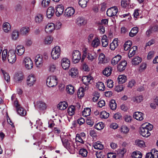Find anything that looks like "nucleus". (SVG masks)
I'll return each instance as SVG.
<instances>
[{"mask_svg": "<svg viewBox=\"0 0 158 158\" xmlns=\"http://www.w3.org/2000/svg\"><path fill=\"white\" fill-rule=\"evenodd\" d=\"M100 95L98 92H95L94 93V97L93 98L92 100L94 102H96L99 98Z\"/></svg>", "mask_w": 158, "mask_h": 158, "instance_id": "obj_60", "label": "nucleus"}, {"mask_svg": "<svg viewBox=\"0 0 158 158\" xmlns=\"http://www.w3.org/2000/svg\"><path fill=\"white\" fill-rule=\"evenodd\" d=\"M68 106V104L65 102H61L58 105L57 108L59 109L62 110L65 109Z\"/></svg>", "mask_w": 158, "mask_h": 158, "instance_id": "obj_25", "label": "nucleus"}, {"mask_svg": "<svg viewBox=\"0 0 158 158\" xmlns=\"http://www.w3.org/2000/svg\"><path fill=\"white\" fill-rule=\"evenodd\" d=\"M17 112L19 115L23 116L26 115V112L23 108L20 107L17 109Z\"/></svg>", "mask_w": 158, "mask_h": 158, "instance_id": "obj_38", "label": "nucleus"}, {"mask_svg": "<svg viewBox=\"0 0 158 158\" xmlns=\"http://www.w3.org/2000/svg\"><path fill=\"white\" fill-rule=\"evenodd\" d=\"M109 105L111 109L113 110L116 109L117 107V104L114 100L113 99L111 100L110 102Z\"/></svg>", "mask_w": 158, "mask_h": 158, "instance_id": "obj_42", "label": "nucleus"}, {"mask_svg": "<svg viewBox=\"0 0 158 158\" xmlns=\"http://www.w3.org/2000/svg\"><path fill=\"white\" fill-rule=\"evenodd\" d=\"M61 62V66L64 69L66 70L69 69L70 66V62L68 58H62Z\"/></svg>", "mask_w": 158, "mask_h": 158, "instance_id": "obj_11", "label": "nucleus"}, {"mask_svg": "<svg viewBox=\"0 0 158 158\" xmlns=\"http://www.w3.org/2000/svg\"><path fill=\"white\" fill-rule=\"evenodd\" d=\"M57 78L55 76H51L47 79V85L49 87H52L57 84Z\"/></svg>", "mask_w": 158, "mask_h": 158, "instance_id": "obj_2", "label": "nucleus"}, {"mask_svg": "<svg viewBox=\"0 0 158 158\" xmlns=\"http://www.w3.org/2000/svg\"><path fill=\"white\" fill-rule=\"evenodd\" d=\"M104 127V125L102 122L99 123L94 126L95 128L98 130H102L103 128Z\"/></svg>", "mask_w": 158, "mask_h": 158, "instance_id": "obj_48", "label": "nucleus"}, {"mask_svg": "<svg viewBox=\"0 0 158 158\" xmlns=\"http://www.w3.org/2000/svg\"><path fill=\"white\" fill-rule=\"evenodd\" d=\"M53 40V38L50 36L46 37L44 39V43L45 44H51Z\"/></svg>", "mask_w": 158, "mask_h": 158, "instance_id": "obj_35", "label": "nucleus"}, {"mask_svg": "<svg viewBox=\"0 0 158 158\" xmlns=\"http://www.w3.org/2000/svg\"><path fill=\"white\" fill-rule=\"evenodd\" d=\"M2 72L3 75L5 79L7 81V82L10 81V77L9 74L6 72L5 71L3 70H2Z\"/></svg>", "mask_w": 158, "mask_h": 158, "instance_id": "obj_54", "label": "nucleus"}, {"mask_svg": "<svg viewBox=\"0 0 158 158\" xmlns=\"http://www.w3.org/2000/svg\"><path fill=\"white\" fill-rule=\"evenodd\" d=\"M23 77V75L22 73H16L14 76V80L16 82H19L22 80Z\"/></svg>", "mask_w": 158, "mask_h": 158, "instance_id": "obj_17", "label": "nucleus"}, {"mask_svg": "<svg viewBox=\"0 0 158 158\" xmlns=\"http://www.w3.org/2000/svg\"><path fill=\"white\" fill-rule=\"evenodd\" d=\"M96 156L97 158H104L105 155L104 153L102 152L96 153Z\"/></svg>", "mask_w": 158, "mask_h": 158, "instance_id": "obj_63", "label": "nucleus"}, {"mask_svg": "<svg viewBox=\"0 0 158 158\" xmlns=\"http://www.w3.org/2000/svg\"><path fill=\"white\" fill-rule=\"evenodd\" d=\"M43 19V15L41 14H38L35 17V21L36 23H39L42 22Z\"/></svg>", "mask_w": 158, "mask_h": 158, "instance_id": "obj_36", "label": "nucleus"}, {"mask_svg": "<svg viewBox=\"0 0 158 158\" xmlns=\"http://www.w3.org/2000/svg\"><path fill=\"white\" fill-rule=\"evenodd\" d=\"M56 69V65L53 64H51L48 66V70L51 73L54 72Z\"/></svg>", "mask_w": 158, "mask_h": 158, "instance_id": "obj_51", "label": "nucleus"}, {"mask_svg": "<svg viewBox=\"0 0 158 158\" xmlns=\"http://www.w3.org/2000/svg\"><path fill=\"white\" fill-rule=\"evenodd\" d=\"M3 28L5 32H8L10 30V25L8 23H5L3 24Z\"/></svg>", "mask_w": 158, "mask_h": 158, "instance_id": "obj_29", "label": "nucleus"}, {"mask_svg": "<svg viewBox=\"0 0 158 158\" xmlns=\"http://www.w3.org/2000/svg\"><path fill=\"white\" fill-rule=\"evenodd\" d=\"M36 81V78L35 75L32 74H31L27 78V84L30 87L31 86L35 84Z\"/></svg>", "mask_w": 158, "mask_h": 158, "instance_id": "obj_8", "label": "nucleus"}, {"mask_svg": "<svg viewBox=\"0 0 158 158\" xmlns=\"http://www.w3.org/2000/svg\"><path fill=\"white\" fill-rule=\"evenodd\" d=\"M7 59L9 62L14 63L16 60V55L14 52L12 50H10L8 53Z\"/></svg>", "mask_w": 158, "mask_h": 158, "instance_id": "obj_6", "label": "nucleus"}, {"mask_svg": "<svg viewBox=\"0 0 158 158\" xmlns=\"http://www.w3.org/2000/svg\"><path fill=\"white\" fill-rule=\"evenodd\" d=\"M112 71L111 68L109 67L105 68L103 71L102 73L104 75L108 77L111 75Z\"/></svg>", "mask_w": 158, "mask_h": 158, "instance_id": "obj_27", "label": "nucleus"}, {"mask_svg": "<svg viewBox=\"0 0 158 158\" xmlns=\"http://www.w3.org/2000/svg\"><path fill=\"white\" fill-rule=\"evenodd\" d=\"M86 22L84 18L82 17H79L76 19V23L79 26L84 25Z\"/></svg>", "mask_w": 158, "mask_h": 158, "instance_id": "obj_20", "label": "nucleus"}, {"mask_svg": "<svg viewBox=\"0 0 158 158\" xmlns=\"http://www.w3.org/2000/svg\"><path fill=\"white\" fill-rule=\"evenodd\" d=\"M50 0H43L41 3L42 6L44 7L48 6L50 2Z\"/></svg>", "mask_w": 158, "mask_h": 158, "instance_id": "obj_61", "label": "nucleus"}, {"mask_svg": "<svg viewBox=\"0 0 158 158\" xmlns=\"http://www.w3.org/2000/svg\"><path fill=\"white\" fill-rule=\"evenodd\" d=\"M56 10V15L57 16H59L63 13L64 11V7L62 5H58L57 6Z\"/></svg>", "mask_w": 158, "mask_h": 158, "instance_id": "obj_18", "label": "nucleus"}, {"mask_svg": "<svg viewBox=\"0 0 158 158\" xmlns=\"http://www.w3.org/2000/svg\"><path fill=\"white\" fill-rule=\"evenodd\" d=\"M89 0H78L79 5L82 8H84L87 6V3Z\"/></svg>", "mask_w": 158, "mask_h": 158, "instance_id": "obj_43", "label": "nucleus"}, {"mask_svg": "<svg viewBox=\"0 0 158 158\" xmlns=\"http://www.w3.org/2000/svg\"><path fill=\"white\" fill-rule=\"evenodd\" d=\"M97 55L94 52L92 53H89L88 54L87 58L89 60L92 61L94 59L97 58Z\"/></svg>", "mask_w": 158, "mask_h": 158, "instance_id": "obj_26", "label": "nucleus"}, {"mask_svg": "<svg viewBox=\"0 0 158 158\" xmlns=\"http://www.w3.org/2000/svg\"><path fill=\"white\" fill-rule=\"evenodd\" d=\"M60 49L58 46L54 47L51 52V56L54 60H56L60 56Z\"/></svg>", "mask_w": 158, "mask_h": 158, "instance_id": "obj_3", "label": "nucleus"}, {"mask_svg": "<svg viewBox=\"0 0 158 158\" xmlns=\"http://www.w3.org/2000/svg\"><path fill=\"white\" fill-rule=\"evenodd\" d=\"M91 109L89 108H86L84 109L82 112V114L84 117H87L90 115Z\"/></svg>", "mask_w": 158, "mask_h": 158, "instance_id": "obj_40", "label": "nucleus"}, {"mask_svg": "<svg viewBox=\"0 0 158 158\" xmlns=\"http://www.w3.org/2000/svg\"><path fill=\"white\" fill-rule=\"evenodd\" d=\"M83 139L78 134H77L76 138V141H78L80 143L84 144V141L83 140Z\"/></svg>", "mask_w": 158, "mask_h": 158, "instance_id": "obj_62", "label": "nucleus"}, {"mask_svg": "<svg viewBox=\"0 0 158 158\" xmlns=\"http://www.w3.org/2000/svg\"><path fill=\"white\" fill-rule=\"evenodd\" d=\"M132 44L131 41H127L125 42L124 45V48L125 50L127 51L131 47Z\"/></svg>", "mask_w": 158, "mask_h": 158, "instance_id": "obj_50", "label": "nucleus"}, {"mask_svg": "<svg viewBox=\"0 0 158 158\" xmlns=\"http://www.w3.org/2000/svg\"><path fill=\"white\" fill-rule=\"evenodd\" d=\"M118 79L119 84H123L126 82L127 77L123 75H120L118 76Z\"/></svg>", "mask_w": 158, "mask_h": 158, "instance_id": "obj_34", "label": "nucleus"}, {"mask_svg": "<svg viewBox=\"0 0 158 158\" xmlns=\"http://www.w3.org/2000/svg\"><path fill=\"white\" fill-rule=\"evenodd\" d=\"M126 152V150L124 148L120 149L117 151V155L119 157H123Z\"/></svg>", "mask_w": 158, "mask_h": 158, "instance_id": "obj_49", "label": "nucleus"}, {"mask_svg": "<svg viewBox=\"0 0 158 158\" xmlns=\"http://www.w3.org/2000/svg\"><path fill=\"white\" fill-rule=\"evenodd\" d=\"M75 110V107L73 106H71L68 108V113L69 115L72 116L74 114Z\"/></svg>", "mask_w": 158, "mask_h": 158, "instance_id": "obj_47", "label": "nucleus"}, {"mask_svg": "<svg viewBox=\"0 0 158 158\" xmlns=\"http://www.w3.org/2000/svg\"><path fill=\"white\" fill-rule=\"evenodd\" d=\"M99 62L102 64H105L107 62V60L105 58V56L103 53H101L98 57Z\"/></svg>", "mask_w": 158, "mask_h": 158, "instance_id": "obj_28", "label": "nucleus"}, {"mask_svg": "<svg viewBox=\"0 0 158 158\" xmlns=\"http://www.w3.org/2000/svg\"><path fill=\"white\" fill-rule=\"evenodd\" d=\"M77 122L80 125H81L85 123V121L83 118L80 117L77 120Z\"/></svg>", "mask_w": 158, "mask_h": 158, "instance_id": "obj_64", "label": "nucleus"}, {"mask_svg": "<svg viewBox=\"0 0 158 158\" xmlns=\"http://www.w3.org/2000/svg\"><path fill=\"white\" fill-rule=\"evenodd\" d=\"M55 25L53 23H48L46 26V29L49 32H52L55 29Z\"/></svg>", "mask_w": 158, "mask_h": 158, "instance_id": "obj_39", "label": "nucleus"}, {"mask_svg": "<svg viewBox=\"0 0 158 158\" xmlns=\"http://www.w3.org/2000/svg\"><path fill=\"white\" fill-rule=\"evenodd\" d=\"M153 128V125L150 123H146L143 124L140 128L141 135L143 137H148L151 135L149 131L152 130Z\"/></svg>", "mask_w": 158, "mask_h": 158, "instance_id": "obj_1", "label": "nucleus"}, {"mask_svg": "<svg viewBox=\"0 0 158 158\" xmlns=\"http://www.w3.org/2000/svg\"><path fill=\"white\" fill-rule=\"evenodd\" d=\"M75 12L74 9L72 7L67 8L65 11L64 15L68 17L72 16Z\"/></svg>", "mask_w": 158, "mask_h": 158, "instance_id": "obj_14", "label": "nucleus"}, {"mask_svg": "<svg viewBox=\"0 0 158 158\" xmlns=\"http://www.w3.org/2000/svg\"><path fill=\"white\" fill-rule=\"evenodd\" d=\"M94 147L96 149L102 150L104 148L103 145L100 142L98 141L95 143L94 144Z\"/></svg>", "mask_w": 158, "mask_h": 158, "instance_id": "obj_45", "label": "nucleus"}, {"mask_svg": "<svg viewBox=\"0 0 158 158\" xmlns=\"http://www.w3.org/2000/svg\"><path fill=\"white\" fill-rule=\"evenodd\" d=\"M138 32V28L135 27L133 28L129 33V35L131 37L135 36Z\"/></svg>", "mask_w": 158, "mask_h": 158, "instance_id": "obj_31", "label": "nucleus"}, {"mask_svg": "<svg viewBox=\"0 0 158 158\" xmlns=\"http://www.w3.org/2000/svg\"><path fill=\"white\" fill-rule=\"evenodd\" d=\"M69 75L73 78H75L78 75L77 69L75 68H73L69 71Z\"/></svg>", "mask_w": 158, "mask_h": 158, "instance_id": "obj_23", "label": "nucleus"}, {"mask_svg": "<svg viewBox=\"0 0 158 158\" xmlns=\"http://www.w3.org/2000/svg\"><path fill=\"white\" fill-rule=\"evenodd\" d=\"M8 50L5 49L3 50L2 53V60L4 61L6 60L7 54Z\"/></svg>", "mask_w": 158, "mask_h": 158, "instance_id": "obj_58", "label": "nucleus"}, {"mask_svg": "<svg viewBox=\"0 0 158 158\" xmlns=\"http://www.w3.org/2000/svg\"><path fill=\"white\" fill-rule=\"evenodd\" d=\"M107 37L106 35L103 36L101 41L103 47H106L108 45V42L107 41Z\"/></svg>", "mask_w": 158, "mask_h": 158, "instance_id": "obj_52", "label": "nucleus"}, {"mask_svg": "<svg viewBox=\"0 0 158 158\" xmlns=\"http://www.w3.org/2000/svg\"><path fill=\"white\" fill-rule=\"evenodd\" d=\"M77 95L78 97L80 98L84 96V89L83 88L81 87L79 88L77 91Z\"/></svg>", "mask_w": 158, "mask_h": 158, "instance_id": "obj_53", "label": "nucleus"}, {"mask_svg": "<svg viewBox=\"0 0 158 158\" xmlns=\"http://www.w3.org/2000/svg\"><path fill=\"white\" fill-rule=\"evenodd\" d=\"M146 158H158V151L154 150L153 152L147 153Z\"/></svg>", "mask_w": 158, "mask_h": 158, "instance_id": "obj_15", "label": "nucleus"}, {"mask_svg": "<svg viewBox=\"0 0 158 158\" xmlns=\"http://www.w3.org/2000/svg\"><path fill=\"white\" fill-rule=\"evenodd\" d=\"M121 56L118 55L114 57L111 60V64L113 65H115L117 64L118 62L121 59Z\"/></svg>", "mask_w": 158, "mask_h": 158, "instance_id": "obj_24", "label": "nucleus"}, {"mask_svg": "<svg viewBox=\"0 0 158 158\" xmlns=\"http://www.w3.org/2000/svg\"><path fill=\"white\" fill-rule=\"evenodd\" d=\"M30 28L28 27H23L20 30L21 34L23 35L28 34L30 31Z\"/></svg>", "mask_w": 158, "mask_h": 158, "instance_id": "obj_32", "label": "nucleus"}, {"mask_svg": "<svg viewBox=\"0 0 158 158\" xmlns=\"http://www.w3.org/2000/svg\"><path fill=\"white\" fill-rule=\"evenodd\" d=\"M35 62L36 67L40 68L42 67L43 63V60L42 56L37 55L35 58Z\"/></svg>", "mask_w": 158, "mask_h": 158, "instance_id": "obj_9", "label": "nucleus"}, {"mask_svg": "<svg viewBox=\"0 0 158 158\" xmlns=\"http://www.w3.org/2000/svg\"><path fill=\"white\" fill-rule=\"evenodd\" d=\"M24 48L22 45L17 46L15 50V52L19 56L22 55L24 53Z\"/></svg>", "mask_w": 158, "mask_h": 158, "instance_id": "obj_21", "label": "nucleus"}, {"mask_svg": "<svg viewBox=\"0 0 158 158\" xmlns=\"http://www.w3.org/2000/svg\"><path fill=\"white\" fill-rule=\"evenodd\" d=\"M144 114L140 112H136L134 113L133 117L137 120L141 121L144 118Z\"/></svg>", "mask_w": 158, "mask_h": 158, "instance_id": "obj_13", "label": "nucleus"}, {"mask_svg": "<svg viewBox=\"0 0 158 158\" xmlns=\"http://www.w3.org/2000/svg\"><path fill=\"white\" fill-rule=\"evenodd\" d=\"M135 144L136 145L140 147H144V142L142 140L137 139L135 140Z\"/></svg>", "mask_w": 158, "mask_h": 158, "instance_id": "obj_55", "label": "nucleus"}, {"mask_svg": "<svg viewBox=\"0 0 158 158\" xmlns=\"http://www.w3.org/2000/svg\"><path fill=\"white\" fill-rule=\"evenodd\" d=\"M66 91L68 93L71 95L74 92V87L71 85H68L66 87Z\"/></svg>", "mask_w": 158, "mask_h": 158, "instance_id": "obj_33", "label": "nucleus"}, {"mask_svg": "<svg viewBox=\"0 0 158 158\" xmlns=\"http://www.w3.org/2000/svg\"><path fill=\"white\" fill-rule=\"evenodd\" d=\"M129 129L126 126L123 125L121 127V131L124 133H127L129 131Z\"/></svg>", "mask_w": 158, "mask_h": 158, "instance_id": "obj_59", "label": "nucleus"}, {"mask_svg": "<svg viewBox=\"0 0 158 158\" xmlns=\"http://www.w3.org/2000/svg\"><path fill=\"white\" fill-rule=\"evenodd\" d=\"M100 44L99 40L97 38H95L93 40L92 43V46L94 48H96L99 46Z\"/></svg>", "mask_w": 158, "mask_h": 158, "instance_id": "obj_37", "label": "nucleus"}, {"mask_svg": "<svg viewBox=\"0 0 158 158\" xmlns=\"http://www.w3.org/2000/svg\"><path fill=\"white\" fill-rule=\"evenodd\" d=\"M79 154L84 157L86 156L87 155L88 152L85 149H81L79 151Z\"/></svg>", "mask_w": 158, "mask_h": 158, "instance_id": "obj_57", "label": "nucleus"}, {"mask_svg": "<svg viewBox=\"0 0 158 158\" xmlns=\"http://www.w3.org/2000/svg\"><path fill=\"white\" fill-rule=\"evenodd\" d=\"M81 54L78 50H74L72 54V59L74 63H78L81 59Z\"/></svg>", "mask_w": 158, "mask_h": 158, "instance_id": "obj_7", "label": "nucleus"}, {"mask_svg": "<svg viewBox=\"0 0 158 158\" xmlns=\"http://www.w3.org/2000/svg\"><path fill=\"white\" fill-rule=\"evenodd\" d=\"M127 65L126 61L124 60L121 61L118 66L117 69L119 72H122L125 70Z\"/></svg>", "mask_w": 158, "mask_h": 158, "instance_id": "obj_16", "label": "nucleus"}, {"mask_svg": "<svg viewBox=\"0 0 158 158\" xmlns=\"http://www.w3.org/2000/svg\"><path fill=\"white\" fill-rule=\"evenodd\" d=\"M64 146L68 149H73L74 148V143L72 141H68L64 138L61 139Z\"/></svg>", "mask_w": 158, "mask_h": 158, "instance_id": "obj_4", "label": "nucleus"}, {"mask_svg": "<svg viewBox=\"0 0 158 158\" xmlns=\"http://www.w3.org/2000/svg\"><path fill=\"white\" fill-rule=\"evenodd\" d=\"M109 116V114L106 111H103L100 114V117L102 118L106 119Z\"/></svg>", "mask_w": 158, "mask_h": 158, "instance_id": "obj_56", "label": "nucleus"}, {"mask_svg": "<svg viewBox=\"0 0 158 158\" xmlns=\"http://www.w3.org/2000/svg\"><path fill=\"white\" fill-rule=\"evenodd\" d=\"M131 156L133 158H141L142 154L139 151L134 152L132 154Z\"/></svg>", "mask_w": 158, "mask_h": 158, "instance_id": "obj_44", "label": "nucleus"}, {"mask_svg": "<svg viewBox=\"0 0 158 158\" xmlns=\"http://www.w3.org/2000/svg\"><path fill=\"white\" fill-rule=\"evenodd\" d=\"M118 10L116 6L110 8L108 9L106 12L107 15L110 17H113L116 15Z\"/></svg>", "mask_w": 158, "mask_h": 158, "instance_id": "obj_10", "label": "nucleus"}, {"mask_svg": "<svg viewBox=\"0 0 158 158\" xmlns=\"http://www.w3.org/2000/svg\"><path fill=\"white\" fill-rule=\"evenodd\" d=\"M36 106L40 110H45L47 106L46 104L42 101H39L37 102Z\"/></svg>", "mask_w": 158, "mask_h": 158, "instance_id": "obj_19", "label": "nucleus"}, {"mask_svg": "<svg viewBox=\"0 0 158 158\" xmlns=\"http://www.w3.org/2000/svg\"><path fill=\"white\" fill-rule=\"evenodd\" d=\"M93 78L90 75H88V76H84L82 78V81L83 83L86 86L89 84L91 83V82L93 81ZM85 88L88 89V86L86 87Z\"/></svg>", "mask_w": 158, "mask_h": 158, "instance_id": "obj_12", "label": "nucleus"}, {"mask_svg": "<svg viewBox=\"0 0 158 158\" xmlns=\"http://www.w3.org/2000/svg\"><path fill=\"white\" fill-rule=\"evenodd\" d=\"M23 63L27 69H31L33 68V64L31 58L29 57H26L24 58Z\"/></svg>", "mask_w": 158, "mask_h": 158, "instance_id": "obj_5", "label": "nucleus"}, {"mask_svg": "<svg viewBox=\"0 0 158 158\" xmlns=\"http://www.w3.org/2000/svg\"><path fill=\"white\" fill-rule=\"evenodd\" d=\"M55 10L52 6L49 7L47 11V16L48 18H51L54 15Z\"/></svg>", "mask_w": 158, "mask_h": 158, "instance_id": "obj_22", "label": "nucleus"}, {"mask_svg": "<svg viewBox=\"0 0 158 158\" xmlns=\"http://www.w3.org/2000/svg\"><path fill=\"white\" fill-rule=\"evenodd\" d=\"M19 35V31L17 30H14L12 31V39L14 40H16L18 38Z\"/></svg>", "mask_w": 158, "mask_h": 158, "instance_id": "obj_30", "label": "nucleus"}, {"mask_svg": "<svg viewBox=\"0 0 158 158\" xmlns=\"http://www.w3.org/2000/svg\"><path fill=\"white\" fill-rule=\"evenodd\" d=\"M141 61V58L138 56L134 58L132 60V64L133 65H137Z\"/></svg>", "mask_w": 158, "mask_h": 158, "instance_id": "obj_46", "label": "nucleus"}, {"mask_svg": "<svg viewBox=\"0 0 158 158\" xmlns=\"http://www.w3.org/2000/svg\"><path fill=\"white\" fill-rule=\"evenodd\" d=\"M96 87L100 90L103 91L105 87L103 83L102 82H98L96 84Z\"/></svg>", "mask_w": 158, "mask_h": 158, "instance_id": "obj_41", "label": "nucleus"}]
</instances>
